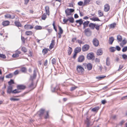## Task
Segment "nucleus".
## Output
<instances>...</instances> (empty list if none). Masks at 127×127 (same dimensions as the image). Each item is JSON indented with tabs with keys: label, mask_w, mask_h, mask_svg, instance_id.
Instances as JSON below:
<instances>
[{
	"label": "nucleus",
	"mask_w": 127,
	"mask_h": 127,
	"mask_svg": "<svg viewBox=\"0 0 127 127\" xmlns=\"http://www.w3.org/2000/svg\"><path fill=\"white\" fill-rule=\"evenodd\" d=\"M76 23H78L79 24V25L78 26V27H79V26L81 25L82 24H83V29H85L84 32L86 36H89L91 35L92 32V31L90 30V29L88 28L85 29V28L88 26L90 22L89 21H87L83 22L82 19H81L79 20H76Z\"/></svg>",
	"instance_id": "f257e3e1"
},
{
	"label": "nucleus",
	"mask_w": 127,
	"mask_h": 127,
	"mask_svg": "<svg viewBox=\"0 0 127 127\" xmlns=\"http://www.w3.org/2000/svg\"><path fill=\"white\" fill-rule=\"evenodd\" d=\"M76 70L77 72L80 74H84V69L82 66L80 65H78L77 66Z\"/></svg>",
	"instance_id": "f03ea898"
},
{
	"label": "nucleus",
	"mask_w": 127,
	"mask_h": 127,
	"mask_svg": "<svg viewBox=\"0 0 127 127\" xmlns=\"http://www.w3.org/2000/svg\"><path fill=\"white\" fill-rule=\"evenodd\" d=\"M60 90L59 87V85L56 84L55 86L54 87L53 85L51 86V90L53 93H55L57 92Z\"/></svg>",
	"instance_id": "7ed1b4c3"
},
{
	"label": "nucleus",
	"mask_w": 127,
	"mask_h": 127,
	"mask_svg": "<svg viewBox=\"0 0 127 127\" xmlns=\"http://www.w3.org/2000/svg\"><path fill=\"white\" fill-rule=\"evenodd\" d=\"M60 90L59 87V85L56 84L55 86L54 87L53 85L51 86V90L53 93H55L57 92Z\"/></svg>",
	"instance_id": "20e7f679"
},
{
	"label": "nucleus",
	"mask_w": 127,
	"mask_h": 127,
	"mask_svg": "<svg viewBox=\"0 0 127 127\" xmlns=\"http://www.w3.org/2000/svg\"><path fill=\"white\" fill-rule=\"evenodd\" d=\"M36 69H34L33 71V74L32 75L30 76V78L29 80L31 81V82H33L34 80L35 79L36 77Z\"/></svg>",
	"instance_id": "39448f33"
},
{
	"label": "nucleus",
	"mask_w": 127,
	"mask_h": 127,
	"mask_svg": "<svg viewBox=\"0 0 127 127\" xmlns=\"http://www.w3.org/2000/svg\"><path fill=\"white\" fill-rule=\"evenodd\" d=\"M74 11V10L73 9L70 8H67L65 10V13L66 16H68L70 15L71 13L73 12Z\"/></svg>",
	"instance_id": "423d86ee"
},
{
	"label": "nucleus",
	"mask_w": 127,
	"mask_h": 127,
	"mask_svg": "<svg viewBox=\"0 0 127 127\" xmlns=\"http://www.w3.org/2000/svg\"><path fill=\"white\" fill-rule=\"evenodd\" d=\"M87 59L88 60H93L94 59L95 56L93 53H89L87 55Z\"/></svg>",
	"instance_id": "0eeeda50"
},
{
	"label": "nucleus",
	"mask_w": 127,
	"mask_h": 127,
	"mask_svg": "<svg viewBox=\"0 0 127 127\" xmlns=\"http://www.w3.org/2000/svg\"><path fill=\"white\" fill-rule=\"evenodd\" d=\"M45 110L44 109L41 108L38 112V116L40 117H41L44 113Z\"/></svg>",
	"instance_id": "6e6552de"
},
{
	"label": "nucleus",
	"mask_w": 127,
	"mask_h": 127,
	"mask_svg": "<svg viewBox=\"0 0 127 127\" xmlns=\"http://www.w3.org/2000/svg\"><path fill=\"white\" fill-rule=\"evenodd\" d=\"M89 48V46L88 45L85 44L83 46L82 50L84 52L87 51Z\"/></svg>",
	"instance_id": "1a4fd4ad"
},
{
	"label": "nucleus",
	"mask_w": 127,
	"mask_h": 127,
	"mask_svg": "<svg viewBox=\"0 0 127 127\" xmlns=\"http://www.w3.org/2000/svg\"><path fill=\"white\" fill-rule=\"evenodd\" d=\"M85 58L84 56L81 55L79 56L78 59V62H82L84 60Z\"/></svg>",
	"instance_id": "9d476101"
},
{
	"label": "nucleus",
	"mask_w": 127,
	"mask_h": 127,
	"mask_svg": "<svg viewBox=\"0 0 127 127\" xmlns=\"http://www.w3.org/2000/svg\"><path fill=\"white\" fill-rule=\"evenodd\" d=\"M21 52L19 51H16L15 54H13L12 56L13 58H17L19 56V54H21Z\"/></svg>",
	"instance_id": "9b49d317"
},
{
	"label": "nucleus",
	"mask_w": 127,
	"mask_h": 127,
	"mask_svg": "<svg viewBox=\"0 0 127 127\" xmlns=\"http://www.w3.org/2000/svg\"><path fill=\"white\" fill-rule=\"evenodd\" d=\"M93 43L94 45L96 47L99 44V42L97 39L96 38L93 39Z\"/></svg>",
	"instance_id": "f8f14e48"
},
{
	"label": "nucleus",
	"mask_w": 127,
	"mask_h": 127,
	"mask_svg": "<svg viewBox=\"0 0 127 127\" xmlns=\"http://www.w3.org/2000/svg\"><path fill=\"white\" fill-rule=\"evenodd\" d=\"M12 87L11 86H8V89L7 90V93L9 94H10L11 93H13L12 90Z\"/></svg>",
	"instance_id": "ddd939ff"
},
{
	"label": "nucleus",
	"mask_w": 127,
	"mask_h": 127,
	"mask_svg": "<svg viewBox=\"0 0 127 127\" xmlns=\"http://www.w3.org/2000/svg\"><path fill=\"white\" fill-rule=\"evenodd\" d=\"M17 88L18 89L24 90L25 89L26 86L22 85H18L17 86Z\"/></svg>",
	"instance_id": "4468645a"
},
{
	"label": "nucleus",
	"mask_w": 127,
	"mask_h": 127,
	"mask_svg": "<svg viewBox=\"0 0 127 127\" xmlns=\"http://www.w3.org/2000/svg\"><path fill=\"white\" fill-rule=\"evenodd\" d=\"M104 10L105 12H107L109 11L110 9V6L108 4H106L104 6Z\"/></svg>",
	"instance_id": "2eb2a0df"
},
{
	"label": "nucleus",
	"mask_w": 127,
	"mask_h": 127,
	"mask_svg": "<svg viewBox=\"0 0 127 127\" xmlns=\"http://www.w3.org/2000/svg\"><path fill=\"white\" fill-rule=\"evenodd\" d=\"M103 53V51L102 48L98 49L96 52V54L97 55H102Z\"/></svg>",
	"instance_id": "dca6fc26"
},
{
	"label": "nucleus",
	"mask_w": 127,
	"mask_h": 127,
	"mask_svg": "<svg viewBox=\"0 0 127 127\" xmlns=\"http://www.w3.org/2000/svg\"><path fill=\"white\" fill-rule=\"evenodd\" d=\"M26 30H29L32 29L33 27L30 25L26 24L24 26Z\"/></svg>",
	"instance_id": "f3484780"
},
{
	"label": "nucleus",
	"mask_w": 127,
	"mask_h": 127,
	"mask_svg": "<svg viewBox=\"0 0 127 127\" xmlns=\"http://www.w3.org/2000/svg\"><path fill=\"white\" fill-rule=\"evenodd\" d=\"M96 25L95 24H93L92 23H90L89 25V27L92 29L94 30L95 27Z\"/></svg>",
	"instance_id": "a211bd4d"
},
{
	"label": "nucleus",
	"mask_w": 127,
	"mask_h": 127,
	"mask_svg": "<svg viewBox=\"0 0 127 127\" xmlns=\"http://www.w3.org/2000/svg\"><path fill=\"white\" fill-rule=\"evenodd\" d=\"M49 9V7L48 6H46L45 7V10L46 12V14L48 16L50 14Z\"/></svg>",
	"instance_id": "6ab92c4d"
},
{
	"label": "nucleus",
	"mask_w": 127,
	"mask_h": 127,
	"mask_svg": "<svg viewBox=\"0 0 127 127\" xmlns=\"http://www.w3.org/2000/svg\"><path fill=\"white\" fill-rule=\"evenodd\" d=\"M20 71L22 73H25L27 71V69L25 67H22L21 68Z\"/></svg>",
	"instance_id": "aec40b11"
},
{
	"label": "nucleus",
	"mask_w": 127,
	"mask_h": 127,
	"mask_svg": "<svg viewBox=\"0 0 127 127\" xmlns=\"http://www.w3.org/2000/svg\"><path fill=\"white\" fill-rule=\"evenodd\" d=\"M114 40V38L113 37H109V43L110 44H112Z\"/></svg>",
	"instance_id": "412c9836"
},
{
	"label": "nucleus",
	"mask_w": 127,
	"mask_h": 127,
	"mask_svg": "<svg viewBox=\"0 0 127 127\" xmlns=\"http://www.w3.org/2000/svg\"><path fill=\"white\" fill-rule=\"evenodd\" d=\"M81 48L80 47H77L75 48L74 50V52L78 53L81 51Z\"/></svg>",
	"instance_id": "4be33fe9"
},
{
	"label": "nucleus",
	"mask_w": 127,
	"mask_h": 127,
	"mask_svg": "<svg viewBox=\"0 0 127 127\" xmlns=\"http://www.w3.org/2000/svg\"><path fill=\"white\" fill-rule=\"evenodd\" d=\"M9 22L8 21H6L3 22L2 23V25L4 26H5L8 25L9 24Z\"/></svg>",
	"instance_id": "5701e85b"
},
{
	"label": "nucleus",
	"mask_w": 127,
	"mask_h": 127,
	"mask_svg": "<svg viewBox=\"0 0 127 127\" xmlns=\"http://www.w3.org/2000/svg\"><path fill=\"white\" fill-rule=\"evenodd\" d=\"M90 1V0H85L84 1L83 6H84L85 5H87L88 4H89V2Z\"/></svg>",
	"instance_id": "b1692460"
},
{
	"label": "nucleus",
	"mask_w": 127,
	"mask_h": 127,
	"mask_svg": "<svg viewBox=\"0 0 127 127\" xmlns=\"http://www.w3.org/2000/svg\"><path fill=\"white\" fill-rule=\"evenodd\" d=\"M116 23L114 22L112 24H111L109 25V29L114 28L116 26Z\"/></svg>",
	"instance_id": "393cba45"
},
{
	"label": "nucleus",
	"mask_w": 127,
	"mask_h": 127,
	"mask_svg": "<svg viewBox=\"0 0 127 127\" xmlns=\"http://www.w3.org/2000/svg\"><path fill=\"white\" fill-rule=\"evenodd\" d=\"M87 66L88 69L90 70H91L92 68V65L91 64L89 63L87 65Z\"/></svg>",
	"instance_id": "a878e982"
},
{
	"label": "nucleus",
	"mask_w": 127,
	"mask_h": 127,
	"mask_svg": "<svg viewBox=\"0 0 127 127\" xmlns=\"http://www.w3.org/2000/svg\"><path fill=\"white\" fill-rule=\"evenodd\" d=\"M14 24L15 25L18 27H21L22 26L21 24L19 22L15 21L14 22Z\"/></svg>",
	"instance_id": "bb28decb"
},
{
	"label": "nucleus",
	"mask_w": 127,
	"mask_h": 127,
	"mask_svg": "<svg viewBox=\"0 0 127 127\" xmlns=\"http://www.w3.org/2000/svg\"><path fill=\"white\" fill-rule=\"evenodd\" d=\"M34 29L36 30H41L42 29L41 26L38 25L35 26L34 27Z\"/></svg>",
	"instance_id": "cd10ccee"
},
{
	"label": "nucleus",
	"mask_w": 127,
	"mask_h": 127,
	"mask_svg": "<svg viewBox=\"0 0 127 127\" xmlns=\"http://www.w3.org/2000/svg\"><path fill=\"white\" fill-rule=\"evenodd\" d=\"M72 51V49L71 47H69V48L68 50V54L69 55H70Z\"/></svg>",
	"instance_id": "c85d7f7f"
},
{
	"label": "nucleus",
	"mask_w": 127,
	"mask_h": 127,
	"mask_svg": "<svg viewBox=\"0 0 127 127\" xmlns=\"http://www.w3.org/2000/svg\"><path fill=\"white\" fill-rule=\"evenodd\" d=\"M32 32L31 31H27L26 32L25 34L27 35H32Z\"/></svg>",
	"instance_id": "c756f323"
},
{
	"label": "nucleus",
	"mask_w": 127,
	"mask_h": 127,
	"mask_svg": "<svg viewBox=\"0 0 127 127\" xmlns=\"http://www.w3.org/2000/svg\"><path fill=\"white\" fill-rule=\"evenodd\" d=\"M106 65L107 66H109L110 64L109 58V57H107L106 58Z\"/></svg>",
	"instance_id": "7c9ffc66"
},
{
	"label": "nucleus",
	"mask_w": 127,
	"mask_h": 127,
	"mask_svg": "<svg viewBox=\"0 0 127 127\" xmlns=\"http://www.w3.org/2000/svg\"><path fill=\"white\" fill-rule=\"evenodd\" d=\"M99 109V107L98 106H97L93 108L92 109V110L93 112H96Z\"/></svg>",
	"instance_id": "2f4dec72"
},
{
	"label": "nucleus",
	"mask_w": 127,
	"mask_h": 127,
	"mask_svg": "<svg viewBox=\"0 0 127 127\" xmlns=\"http://www.w3.org/2000/svg\"><path fill=\"white\" fill-rule=\"evenodd\" d=\"M68 21L71 23H73L74 22V19L72 17H68Z\"/></svg>",
	"instance_id": "473e14b6"
},
{
	"label": "nucleus",
	"mask_w": 127,
	"mask_h": 127,
	"mask_svg": "<svg viewBox=\"0 0 127 127\" xmlns=\"http://www.w3.org/2000/svg\"><path fill=\"white\" fill-rule=\"evenodd\" d=\"M110 51L111 52H113L116 50V48L114 47H111L110 48Z\"/></svg>",
	"instance_id": "72a5a7b5"
},
{
	"label": "nucleus",
	"mask_w": 127,
	"mask_h": 127,
	"mask_svg": "<svg viewBox=\"0 0 127 127\" xmlns=\"http://www.w3.org/2000/svg\"><path fill=\"white\" fill-rule=\"evenodd\" d=\"M49 111H47L46 112V114H44V118L45 119H47L49 118Z\"/></svg>",
	"instance_id": "f704fd0d"
},
{
	"label": "nucleus",
	"mask_w": 127,
	"mask_h": 127,
	"mask_svg": "<svg viewBox=\"0 0 127 127\" xmlns=\"http://www.w3.org/2000/svg\"><path fill=\"white\" fill-rule=\"evenodd\" d=\"M117 39L120 42L122 40V36L120 35H117Z\"/></svg>",
	"instance_id": "c9c22d12"
},
{
	"label": "nucleus",
	"mask_w": 127,
	"mask_h": 127,
	"mask_svg": "<svg viewBox=\"0 0 127 127\" xmlns=\"http://www.w3.org/2000/svg\"><path fill=\"white\" fill-rule=\"evenodd\" d=\"M48 50H49L48 49L46 48L44 49L42 51V53L44 55L47 53L48 52Z\"/></svg>",
	"instance_id": "e433bc0d"
},
{
	"label": "nucleus",
	"mask_w": 127,
	"mask_h": 127,
	"mask_svg": "<svg viewBox=\"0 0 127 127\" xmlns=\"http://www.w3.org/2000/svg\"><path fill=\"white\" fill-rule=\"evenodd\" d=\"M92 20L94 21H100V20L97 17H94L91 19Z\"/></svg>",
	"instance_id": "4c0bfd02"
},
{
	"label": "nucleus",
	"mask_w": 127,
	"mask_h": 127,
	"mask_svg": "<svg viewBox=\"0 0 127 127\" xmlns=\"http://www.w3.org/2000/svg\"><path fill=\"white\" fill-rule=\"evenodd\" d=\"M19 89H15L12 92L13 93V94H16L17 93H18L21 92L20 91H19Z\"/></svg>",
	"instance_id": "58836bf2"
},
{
	"label": "nucleus",
	"mask_w": 127,
	"mask_h": 127,
	"mask_svg": "<svg viewBox=\"0 0 127 127\" xmlns=\"http://www.w3.org/2000/svg\"><path fill=\"white\" fill-rule=\"evenodd\" d=\"M13 76V74L12 73H10L6 75V77L7 78H12Z\"/></svg>",
	"instance_id": "ea45409f"
},
{
	"label": "nucleus",
	"mask_w": 127,
	"mask_h": 127,
	"mask_svg": "<svg viewBox=\"0 0 127 127\" xmlns=\"http://www.w3.org/2000/svg\"><path fill=\"white\" fill-rule=\"evenodd\" d=\"M59 30V32L58 33H60L61 34H62L63 32V30L62 29V28L59 26H58Z\"/></svg>",
	"instance_id": "a19ab883"
},
{
	"label": "nucleus",
	"mask_w": 127,
	"mask_h": 127,
	"mask_svg": "<svg viewBox=\"0 0 127 127\" xmlns=\"http://www.w3.org/2000/svg\"><path fill=\"white\" fill-rule=\"evenodd\" d=\"M106 77V76H103L96 77V79H98L99 80H101L103 79V78H104V77Z\"/></svg>",
	"instance_id": "79ce46f5"
},
{
	"label": "nucleus",
	"mask_w": 127,
	"mask_h": 127,
	"mask_svg": "<svg viewBox=\"0 0 127 127\" xmlns=\"http://www.w3.org/2000/svg\"><path fill=\"white\" fill-rule=\"evenodd\" d=\"M98 13L99 15V17H102L103 16V13L101 10H98Z\"/></svg>",
	"instance_id": "37998d69"
},
{
	"label": "nucleus",
	"mask_w": 127,
	"mask_h": 127,
	"mask_svg": "<svg viewBox=\"0 0 127 127\" xmlns=\"http://www.w3.org/2000/svg\"><path fill=\"white\" fill-rule=\"evenodd\" d=\"M46 14L44 13L42 15L41 17V19L43 20H45L46 18Z\"/></svg>",
	"instance_id": "c03bdc74"
},
{
	"label": "nucleus",
	"mask_w": 127,
	"mask_h": 127,
	"mask_svg": "<svg viewBox=\"0 0 127 127\" xmlns=\"http://www.w3.org/2000/svg\"><path fill=\"white\" fill-rule=\"evenodd\" d=\"M8 83L9 86H10L11 84H14V82L13 80L11 79L8 82Z\"/></svg>",
	"instance_id": "a18cd8bd"
},
{
	"label": "nucleus",
	"mask_w": 127,
	"mask_h": 127,
	"mask_svg": "<svg viewBox=\"0 0 127 127\" xmlns=\"http://www.w3.org/2000/svg\"><path fill=\"white\" fill-rule=\"evenodd\" d=\"M21 50L24 53L26 52L27 51V50L26 48L25 47H23L21 48Z\"/></svg>",
	"instance_id": "49530a36"
},
{
	"label": "nucleus",
	"mask_w": 127,
	"mask_h": 127,
	"mask_svg": "<svg viewBox=\"0 0 127 127\" xmlns=\"http://www.w3.org/2000/svg\"><path fill=\"white\" fill-rule=\"evenodd\" d=\"M53 28L55 30V31L56 32H57V28L56 27V26L55 25V22L54 21L53 22Z\"/></svg>",
	"instance_id": "de8ad7c7"
},
{
	"label": "nucleus",
	"mask_w": 127,
	"mask_h": 127,
	"mask_svg": "<svg viewBox=\"0 0 127 127\" xmlns=\"http://www.w3.org/2000/svg\"><path fill=\"white\" fill-rule=\"evenodd\" d=\"M127 51V46H125L124 47L122 50V51L123 52H126Z\"/></svg>",
	"instance_id": "09e8293b"
},
{
	"label": "nucleus",
	"mask_w": 127,
	"mask_h": 127,
	"mask_svg": "<svg viewBox=\"0 0 127 127\" xmlns=\"http://www.w3.org/2000/svg\"><path fill=\"white\" fill-rule=\"evenodd\" d=\"M10 100L11 101H18L19 100V98H10Z\"/></svg>",
	"instance_id": "8fccbe9b"
},
{
	"label": "nucleus",
	"mask_w": 127,
	"mask_h": 127,
	"mask_svg": "<svg viewBox=\"0 0 127 127\" xmlns=\"http://www.w3.org/2000/svg\"><path fill=\"white\" fill-rule=\"evenodd\" d=\"M122 58L124 60L127 59V55L125 54H123L122 55Z\"/></svg>",
	"instance_id": "3c124183"
},
{
	"label": "nucleus",
	"mask_w": 127,
	"mask_h": 127,
	"mask_svg": "<svg viewBox=\"0 0 127 127\" xmlns=\"http://www.w3.org/2000/svg\"><path fill=\"white\" fill-rule=\"evenodd\" d=\"M0 57L3 59H5L6 58V56L3 54H0Z\"/></svg>",
	"instance_id": "603ef678"
},
{
	"label": "nucleus",
	"mask_w": 127,
	"mask_h": 127,
	"mask_svg": "<svg viewBox=\"0 0 127 127\" xmlns=\"http://www.w3.org/2000/svg\"><path fill=\"white\" fill-rule=\"evenodd\" d=\"M56 60L54 58H53L52 60V63L53 64H55L56 63Z\"/></svg>",
	"instance_id": "864d4df0"
},
{
	"label": "nucleus",
	"mask_w": 127,
	"mask_h": 127,
	"mask_svg": "<svg viewBox=\"0 0 127 127\" xmlns=\"http://www.w3.org/2000/svg\"><path fill=\"white\" fill-rule=\"evenodd\" d=\"M83 2L81 1H79L78 3V5L80 6H81L82 5H83Z\"/></svg>",
	"instance_id": "5fc2aeb1"
},
{
	"label": "nucleus",
	"mask_w": 127,
	"mask_h": 127,
	"mask_svg": "<svg viewBox=\"0 0 127 127\" xmlns=\"http://www.w3.org/2000/svg\"><path fill=\"white\" fill-rule=\"evenodd\" d=\"M68 21V18L67 19L64 18L63 20V21L64 22V24H66Z\"/></svg>",
	"instance_id": "6e6d98bb"
},
{
	"label": "nucleus",
	"mask_w": 127,
	"mask_h": 127,
	"mask_svg": "<svg viewBox=\"0 0 127 127\" xmlns=\"http://www.w3.org/2000/svg\"><path fill=\"white\" fill-rule=\"evenodd\" d=\"M116 50H117V51H119L121 50V48L118 46H116Z\"/></svg>",
	"instance_id": "4d7b16f0"
},
{
	"label": "nucleus",
	"mask_w": 127,
	"mask_h": 127,
	"mask_svg": "<svg viewBox=\"0 0 127 127\" xmlns=\"http://www.w3.org/2000/svg\"><path fill=\"white\" fill-rule=\"evenodd\" d=\"M5 17L7 18H10L11 17V15L9 14H7L5 15Z\"/></svg>",
	"instance_id": "13d9d810"
},
{
	"label": "nucleus",
	"mask_w": 127,
	"mask_h": 127,
	"mask_svg": "<svg viewBox=\"0 0 127 127\" xmlns=\"http://www.w3.org/2000/svg\"><path fill=\"white\" fill-rule=\"evenodd\" d=\"M77 87L75 86L74 87H71L70 88V90L71 91H73L74 90L76 89L77 88Z\"/></svg>",
	"instance_id": "bf43d9fd"
},
{
	"label": "nucleus",
	"mask_w": 127,
	"mask_h": 127,
	"mask_svg": "<svg viewBox=\"0 0 127 127\" xmlns=\"http://www.w3.org/2000/svg\"><path fill=\"white\" fill-rule=\"evenodd\" d=\"M54 44H52V43H51L49 46V49H51L52 48H53L54 47Z\"/></svg>",
	"instance_id": "052dcab7"
},
{
	"label": "nucleus",
	"mask_w": 127,
	"mask_h": 127,
	"mask_svg": "<svg viewBox=\"0 0 127 127\" xmlns=\"http://www.w3.org/2000/svg\"><path fill=\"white\" fill-rule=\"evenodd\" d=\"M29 0H24V4L25 5H27L29 2Z\"/></svg>",
	"instance_id": "680f3d73"
},
{
	"label": "nucleus",
	"mask_w": 127,
	"mask_h": 127,
	"mask_svg": "<svg viewBox=\"0 0 127 127\" xmlns=\"http://www.w3.org/2000/svg\"><path fill=\"white\" fill-rule=\"evenodd\" d=\"M127 42V41L125 39H124L122 41V43H123V45L125 44Z\"/></svg>",
	"instance_id": "e2e57ef3"
},
{
	"label": "nucleus",
	"mask_w": 127,
	"mask_h": 127,
	"mask_svg": "<svg viewBox=\"0 0 127 127\" xmlns=\"http://www.w3.org/2000/svg\"><path fill=\"white\" fill-rule=\"evenodd\" d=\"M78 42L80 44H81L82 43V41L81 40H80L79 39H78L76 41V42Z\"/></svg>",
	"instance_id": "0e129e2a"
},
{
	"label": "nucleus",
	"mask_w": 127,
	"mask_h": 127,
	"mask_svg": "<svg viewBox=\"0 0 127 127\" xmlns=\"http://www.w3.org/2000/svg\"><path fill=\"white\" fill-rule=\"evenodd\" d=\"M21 38L22 41L24 43H25V39L24 37L21 36Z\"/></svg>",
	"instance_id": "69168bd1"
},
{
	"label": "nucleus",
	"mask_w": 127,
	"mask_h": 127,
	"mask_svg": "<svg viewBox=\"0 0 127 127\" xmlns=\"http://www.w3.org/2000/svg\"><path fill=\"white\" fill-rule=\"evenodd\" d=\"M33 85V82H32L31 84L29 86V88H32Z\"/></svg>",
	"instance_id": "338daca9"
},
{
	"label": "nucleus",
	"mask_w": 127,
	"mask_h": 127,
	"mask_svg": "<svg viewBox=\"0 0 127 127\" xmlns=\"http://www.w3.org/2000/svg\"><path fill=\"white\" fill-rule=\"evenodd\" d=\"M106 102V101L105 99L102 100L101 101L102 103L104 104H105Z\"/></svg>",
	"instance_id": "774afa93"
}]
</instances>
